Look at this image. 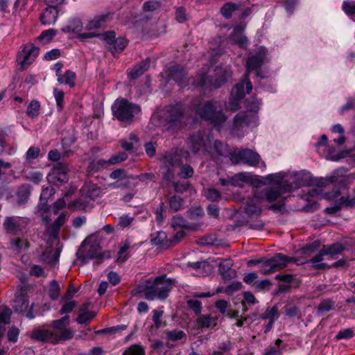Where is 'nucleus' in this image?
<instances>
[{"instance_id":"nucleus-64","label":"nucleus","mask_w":355,"mask_h":355,"mask_svg":"<svg viewBox=\"0 0 355 355\" xmlns=\"http://www.w3.org/2000/svg\"><path fill=\"white\" fill-rule=\"evenodd\" d=\"M171 225L176 229L178 227H187V223L185 220L180 216H174L171 221Z\"/></svg>"},{"instance_id":"nucleus-24","label":"nucleus","mask_w":355,"mask_h":355,"mask_svg":"<svg viewBox=\"0 0 355 355\" xmlns=\"http://www.w3.org/2000/svg\"><path fill=\"white\" fill-rule=\"evenodd\" d=\"M342 206L351 207L355 206V195L353 198L341 197L339 202H337L332 206L327 207L325 209V211L327 214H335L340 209Z\"/></svg>"},{"instance_id":"nucleus-37","label":"nucleus","mask_w":355,"mask_h":355,"mask_svg":"<svg viewBox=\"0 0 355 355\" xmlns=\"http://www.w3.org/2000/svg\"><path fill=\"white\" fill-rule=\"evenodd\" d=\"M29 306L28 300L24 296H19L16 297L14 301L13 307L16 312L24 313L26 312Z\"/></svg>"},{"instance_id":"nucleus-11","label":"nucleus","mask_w":355,"mask_h":355,"mask_svg":"<svg viewBox=\"0 0 355 355\" xmlns=\"http://www.w3.org/2000/svg\"><path fill=\"white\" fill-rule=\"evenodd\" d=\"M182 151L173 150L166 153L162 158V173H163L164 178L168 182H171L174 176V173L172 168L180 166L182 164Z\"/></svg>"},{"instance_id":"nucleus-59","label":"nucleus","mask_w":355,"mask_h":355,"mask_svg":"<svg viewBox=\"0 0 355 355\" xmlns=\"http://www.w3.org/2000/svg\"><path fill=\"white\" fill-rule=\"evenodd\" d=\"M94 316L95 313L93 311L81 312L77 318L76 321L79 324H85L91 320Z\"/></svg>"},{"instance_id":"nucleus-27","label":"nucleus","mask_w":355,"mask_h":355,"mask_svg":"<svg viewBox=\"0 0 355 355\" xmlns=\"http://www.w3.org/2000/svg\"><path fill=\"white\" fill-rule=\"evenodd\" d=\"M139 185L138 178L137 176L130 175L124 178L123 181L119 182H114L108 185L109 187L116 189L119 187H125L128 189H132Z\"/></svg>"},{"instance_id":"nucleus-19","label":"nucleus","mask_w":355,"mask_h":355,"mask_svg":"<svg viewBox=\"0 0 355 355\" xmlns=\"http://www.w3.org/2000/svg\"><path fill=\"white\" fill-rule=\"evenodd\" d=\"M294 259L277 254L273 257L268 259V272H275L284 268L290 262H293Z\"/></svg>"},{"instance_id":"nucleus-39","label":"nucleus","mask_w":355,"mask_h":355,"mask_svg":"<svg viewBox=\"0 0 355 355\" xmlns=\"http://www.w3.org/2000/svg\"><path fill=\"white\" fill-rule=\"evenodd\" d=\"M59 252L53 249H46L41 255V259L47 263H54L58 261Z\"/></svg>"},{"instance_id":"nucleus-23","label":"nucleus","mask_w":355,"mask_h":355,"mask_svg":"<svg viewBox=\"0 0 355 355\" xmlns=\"http://www.w3.org/2000/svg\"><path fill=\"white\" fill-rule=\"evenodd\" d=\"M243 27L241 25L236 26L234 28L230 39L233 43L237 44L241 48H245L248 45V40L245 36L242 34Z\"/></svg>"},{"instance_id":"nucleus-9","label":"nucleus","mask_w":355,"mask_h":355,"mask_svg":"<svg viewBox=\"0 0 355 355\" xmlns=\"http://www.w3.org/2000/svg\"><path fill=\"white\" fill-rule=\"evenodd\" d=\"M114 116L119 121L123 122H130L132 119L140 113V107L127 99L121 98L114 101L112 106Z\"/></svg>"},{"instance_id":"nucleus-56","label":"nucleus","mask_w":355,"mask_h":355,"mask_svg":"<svg viewBox=\"0 0 355 355\" xmlns=\"http://www.w3.org/2000/svg\"><path fill=\"white\" fill-rule=\"evenodd\" d=\"M166 207L164 202H161L155 211L156 221L161 224L166 218Z\"/></svg>"},{"instance_id":"nucleus-38","label":"nucleus","mask_w":355,"mask_h":355,"mask_svg":"<svg viewBox=\"0 0 355 355\" xmlns=\"http://www.w3.org/2000/svg\"><path fill=\"white\" fill-rule=\"evenodd\" d=\"M239 8V6L233 2L225 3L220 8L221 15L226 19L232 17L234 12Z\"/></svg>"},{"instance_id":"nucleus-55","label":"nucleus","mask_w":355,"mask_h":355,"mask_svg":"<svg viewBox=\"0 0 355 355\" xmlns=\"http://www.w3.org/2000/svg\"><path fill=\"white\" fill-rule=\"evenodd\" d=\"M128 158L126 153H120L118 155L112 156L108 160H105L107 166L110 165L116 164L125 161Z\"/></svg>"},{"instance_id":"nucleus-45","label":"nucleus","mask_w":355,"mask_h":355,"mask_svg":"<svg viewBox=\"0 0 355 355\" xmlns=\"http://www.w3.org/2000/svg\"><path fill=\"white\" fill-rule=\"evenodd\" d=\"M69 324V317L65 315L59 320H55L51 322V327L54 329H69L67 328Z\"/></svg>"},{"instance_id":"nucleus-51","label":"nucleus","mask_w":355,"mask_h":355,"mask_svg":"<svg viewBox=\"0 0 355 355\" xmlns=\"http://www.w3.org/2000/svg\"><path fill=\"white\" fill-rule=\"evenodd\" d=\"M12 247L17 250H21L28 247V243L26 239L22 238L12 239L10 240Z\"/></svg>"},{"instance_id":"nucleus-61","label":"nucleus","mask_w":355,"mask_h":355,"mask_svg":"<svg viewBox=\"0 0 355 355\" xmlns=\"http://www.w3.org/2000/svg\"><path fill=\"white\" fill-rule=\"evenodd\" d=\"M334 307V302L331 300H324L322 301L318 306L319 312H327Z\"/></svg>"},{"instance_id":"nucleus-26","label":"nucleus","mask_w":355,"mask_h":355,"mask_svg":"<svg viewBox=\"0 0 355 355\" xmlns=\"http://www.w3.org/2000/svg\"><path fill=\"white\" fill-rule=\"evenodd\" d=\"M151 243L162 249H168L171 248L170 239H167V235L164 232H157L156 236L151 239Z\"/></svg>"},{"instance_id":"nucleus-12","label":"nucleus","mask_w":355,"mask_h":355,"mask_svg":"<svg viewBox=\"0 0 355 355\" xmlns=\"http://www.w3.org/2000/svg\"><path fill=\"white\" fill-rule=\"evenodd\" d=\"M230 159L234 164H243L249 166L257 167L261 157L255 151L246 148L233 150L230 153Z\"/></svg>"},{"instance_id":"nucleus-41","label":"nucleus","mask_w":355,"mask_h":355,"mask_svg":"<svg viewBox=\"0 0 355 355\" xmlns=\"http://www.w3.org/2000/svg\"><path fill=\"white\" fill-rule=\"evenodd\" d=\"M31 194V189L28 185H22L20 187L17 193L18 203L21 204L27 201Z\"/></svg>"},{"instance_id":"nucleus-34","label":"nucleus","mask_w":355,"mask_h":355,"mask_svg":"<svg viewBox=\"0 0 355 355\" xmlns=\"http://www.w3.org/2000/svg\"><path fill=\"white\" fill-rule=\"evenodd\" d=\"M76 78V75L75 72L71 70H67L64 72V74L59 76V78H58V82L60 84H64L69 85L70 87H73L75 86Z\"/></svg>"},{"instance_id":"nucleus-44","label":"nucleus","mask_w":355,"mask_h":355,"mask_svg":"<svg viewBox=\"0 0 355 355\" xmlns=\"http://www.w3.org/2000/svg\"><path fill=\"white\" fill-rule=\"evenodd\" d=\"M168 203L172 211H178L183 207L184 200L179 196H173L169 198Z\"/></svg>"},{"instance_id":"nucleus-58","label":"nucleus","mask_w":355,"mask_h":355,"mask_svg":"<svg viewBox=\"0 0 355 355\" xmlns=\"http://www.w3.org/2000/svg\"><path fill=\"white\" fill-rule=\"evenodd\" d=\"M26 178L35 184H39L43 178V174L37 171H31L26 175Z\"/></svg>"},{"instance_id":"nucleus-31","label":"nucleus","mask_w":355,"mask_h":355,"mask_svg":"<svg viewBox=\"0 0 355 355\" xmlns=\"http://www.w3.org/2000/svg\"><path fill=\"white\" fill-rule=\"evenodd\" d=\"M83 27L80 19L75 18L69 20L67 24L62 28V31L66 33H79L83 30Z\"/></svg>"},{"instance_id":"nucleus-25","label":"nucleus","mask_w":355,"mask_h":355,"mask_svg":"<svg viewBox=\"0 0 355 355\" xmlns=\"http://www.w3.org/2000/svg\"><path fill=\"white\" fill-rule=\"evenodd\" d=\"M327 260L326 255L322 252V249H321L318 254L307 261V263H311L315 269H326L330 268L329 265L324 263V261Z\"/></svg>"},{"instance_id":"nucleus-1","label":"nucleus","mask_w":355,"mask_h":355,"mask_svg":"<svg viewBox=\"0 0 355 355\" xmlns=\"http://www.w3.org/2000/svg\"><path fill=\"white\" fill-rule=\"evenodd\" d=\"M309 178V173L304 171H282L268 175V202L280 200L277 203L268 205V209L280 211L284 206V195L308 185Z\"/></svg>"},{"instance_id":"nucleus-10","label":"nucleus","mask_w":355,"mask_h":355,"mask_svg":"<svg viewBox=\"0 0 355 355\" xmlns=\"http://www.w3.org/2000/svg\"><path fill=\"white\" fill-rule=\"evenodd\" d=\"M184 108L181 105L166 106L159 114V116L164 126L180 128L184 117Z\"/></svg>"},{"instance_id":"nucleus-57","label":"nucleus","mask_w":355,"mask_h":355,"mask_svg":"<svg viewBox=\"0 0 355 355\" xmlns=\"http://www.w3.org/2000/svg\"><path fill=\"white\" fill-rule=\"evenodd\" d=\"M205 196L207 199L216 202L220 199L221 194L218 190L211 188L205 191Z\"/></svg>"},{"instance_id":"nucleus-60","label":"nucleus","mask_w":355,"mask_h":355,"mask_svg":"<svg viewBox=\"0 0 355 355\" xmlns=\"http://www.w3.org/2000/svg\"><path fill=\"white\" fill-rule=\"evenodd\" d=\"M160 8V3L157 1H148L144 3L143 10L145 12H154Z\"/></svg>"},{"instance_id":"nucleus-17","label":"nucleus","mask_w":355,"mask_h":355,"mask_svg":"<svg viewBox=\"0 0 355 355\" xmlns=\"http://www.w3.org/2000/svg\"><path fill=\"white\" fill-rule=\"evenodd\" d=\"M39 54V49L31 44L24 46L18 56V62L24 69L30 65Z\"/></svg>"},{"instance_id":"nucleus-52","label":"nucleus","mask_w":355,"mask_h":355,"mask_svg":"<svg viewBox=\"0 0 355 355\" xmlns=\"http://www.w3.org/2000/svg\"><path fill=\"white\" fill-rule=\"evenodd\" d=\"M245 123H248L247 114L244 112L238 113L234 119V128L239 129Z\"/></svg>"},{"instance_id":"nucleus-32","label":"nucleus","mask_w":355,"mask_h":355,"mask_svg":"<svg viewBox=\"0 0 355 355\" xmlns=\"http://www.w3.org/2000/svg\"><path fill=\"white\" fill-rule=\"evenodd\" d=\"M11 311L6 306H0V339L6 331L5 324L9 323Z\"/></svg>"},{"instance_id":"nucleus-18","label":"nucleus","mask_w":355,"mask_h":355,"mask_svg":"<svg viewBox=\"0 0 355 355\" xmlns=\"http://www.w3.org/2000/svg\"><path fill=\"white\" fill-rule=\"evenodd\" d=\"M168 80H173L178 85L183 87L187 85L190 80L186 77V71L180 65H173L166 71Z\"/></svg>"},{"instance_id":"nucleus-4","label":"nucleus","mask_w":355,"mask_h":355,"mask_svg":"<svg viewBox=\"0 0 355 355\" xmlns=\"http://www.w3.org/2000/svg\"><path fill=\"white\" fill-rule=\"evenodd\" d=\"M207 152L209 154L214 153L225 156L229 155V148L227 144L216 140L214 141L209 131H199L192 135L189 141L187 144V151L185 152V158L190 155H196L198 153Z\"/></svg>"},{"instance_id":"nucleus-20","label":"nucleus","mask_w":355,"mask_h":355,"mask_svg":"<svg viewBox=\"0 0 355 355\" xmlns=\"http://www.w3.org/2000/svg\"><path fill=\"white\" fill-rule=\"evenodd\" d=\"M217 320L216 317L210 314H200L196 320V325L198 329L202 331L214 329L217 325Z\"/></svg>"},{"instance_id":"nucleus-29","label":"nucleus","mask_w":355,"mask_h":355,"mask_svg":"<svg viewBox=\"0 0 355 355\" xmlns=\"http://www.w3.org/2000/svg\"><path fill=\"white\" fill-rule=\"evenodd\" d=\"M150 59L147 58L145 60L137 64L131 71L128 73V76L131 79H136L141 76L150 67Z\"/></svg>"},{"instance_id":"nucleus-46","label":"nucleus","mask_w":355,"mask_h":355,"mask_svg":"<svg viewBox=\"0 0 355 355\" xmlns=\"http://www.w3.org/2000/svg\"><path fill=\"white\" fill-rule=\"evenodd\" d=\"M243 301L239 304V309H241L243 312H245L247 311V307L245 304L248 303L249 305H252L255 304L256 299L254 296L250 292H245L243 293Z\"/></svg>"},{"instance_id":"nucleus-28","label":"nucleus","mask_w":355,"mask_h":355,"mask_svg":"<svg viewBox=\"0 0 355 355\" xmlns=\"http://www.w3.org/2000/svg\"><path fill=\"white\" fill-rule=\"evenodd\" d=\"M322 249L327 259L328 260H332L336 258V255L340 254L344 248L342 244L336 243L330 245H324Z\"/></svg>"},{"instance_id":"nucleus-3","label":"nucleus","mask_w":355,"mask_h":355,"mask_svg":"<svg viewBox=\"0 0 355 355\" xmlns=\"http://www.w3.org/2000/svg\"><path fill=\"white\" fill-rule=\"evenodd\" d=\"M264 59V53L259 51L250 53L246 63L247 72L243 80L236 84L231 92V96L225 105L226 110L235 112L240 108V101L245 94L252 89V85L248 79V75L254 71L257 76H260V68Z\"/></svg>"},{"instance_id":"nucleus-5","label":"nucleus","mask_w":355,"mask_h":355,"mask_svg":"<svg viewBox=\"0 0 355 355\" xmlns=\"http://www.w3.org/2000/svg\"><path fill=\"white\" fill-rule=\"evenodd\" d=\"M173 287L171 279L163 276L158 277L153 281L148 280L143 286L140 287V292L144 293V297L148 300L156 299H166Z\"/></svg>"},{"instance_id":"nucleus-14","label":"nucleus","mask_w":355,"mask_h":355,"mask_svg":"<svg viewBox=\"0 0 355 355\" xmlns=\"http://www.w3.org/2000/svg\"><path fill=\"white\" fill-rule=\"evenodd\" d=\"M78 259L80 261L81 264L87 263L92 259H97L100 262L103 259L100 245L94 243L85 246L83 249H80L77 252Z\"/></svg>"},{"instance_id":"nucleus-63","label":"nucleus","mask_w":355,"mask_h":355,"mask_svg":"<svg viewBox=\"0 0 355 355\" xmlns=\"http://www.w3.org/2000/svg\"><path fill=\"white\" fill-rule=\"evenodd\" d=\"M53 96L55 99L57 106L62 110L64 107V92L55 88L53 89Z\"/></svg>"},{"instance_id":"nucleus-43","label":"nucleus","mask_w":355,"mask_h":355,"mask_svg":"<svg viewBox=\"0 0 355 355\" xmlns=\"http://www.w3.org/2000/svg\"><path fill=\"white\" fill-rule=\"evenodd\" d=\"M128 44L127 40L123 37H118L115 40L114 42L110 46V51L114 53H121L124 50Z\"/></svg>"},{"instance_id":"nucleus-6","label":"nucleus","mask_w":355,"mask_h":355,"mask_svg":"<svg viewBox=\"0 0 355 355\" xmlns=\"http://www.w3.org/2000/svg\"><path fill=\"white\" fill-rule=\"evenodd\" d=\"M196 113L204 120L210 121L214 126L220 128L226 120V116L222 112V106L217 101H208L200 103L196 107Z\"/></svg>"},{"instance_id":"nucleus-42","label":"nucleus","mask_w":355,"mask_h":355,"mask_svg":"<svg viewBox=\"0 0 355 355\" xmlns=\"http://www.w3.org/2000/svg\"><path fill=\"white\" fill-rule=\"evenodd\" d=\"M105 160L97 159L92 161L87 166L89 173H94L104 168H107Z\"/></svg>"},{"instance_id":"nucleus-48","label":"nucleus","mask_w":355,"mask_h":355,"mask_svg":"<svg viewBox=\"0 0 355 355\" xmlns=\"http://www.w3.org/2000/svg\"><path fill=\"white\" fill-rule=\"evenodd\" d=\"M188 307L192 310L196 315H199L202 310V303L196 299H188L187 300Z\"/></svg>"},{"instance_id":"nucleus-50","label":"nucleus","mask_w":355,"mask_h":355,"mask_svg":"<svg viewBox=\"0 0 355 355\" xmlns=\"http://www.w3.org/2000/svg\"><path fill=\"white\" fill-rule=\"evenodd\" d=\"M145 350L141 345H132L127 348L123 353V355H144Z\"/></svg>"},{"instance_id":"nucleus-16","label":"nucleus","mask_w":355,"mask_h":355,"mask_svg":"<svg viewBox=\"0 0 355 355\" xmlns=\"http://www.w3.org/2000/svg\"><path fill=\"white\" fill-rule=\"evenodd\" d=\"M209 69V66H203L200 73H198L195 78H192V83L196 87L212 85L215 88L220 87L225 82V78H220L213 81V80L210 79L209 76H207Z\"/></svg>"},{"instance_id":"nucleus-2","label":"nucleus","mask_w":355,"mask_h":355,"mask_svg":"<svg viewBox=\"0 0 355 355\" xmlns=\"http://www.w3.org/2000/svg\"><path fill=\"white\" fill-rule=\"evenodd\" d=\"M266 182V178L248 172L238 173L232 178V184L234 186L243 187L244 184H247L257 189L245 207V213L251 218L259 216L261 214V207L266 199V189L258 191V189L264 186Z\"/></svg>"},{"instance_id":"nucleus-13","label":"nucleus","mask_w":355,"mask_h":355,"mask_svg":"<svg viewBox=\"0 0 355 355\" xmlns=\"http://www.w3.org/2000/svg\"><path fill=\"white\" fill-rule=\"evenodd\" d=\"M26 225V219L16 216L6 217L3 223L5 231L13 235L21 234Z\"/></svg>"},{"instance_id":"nucleus-21","label":"nucleus","mask_w":355,"mask_h":355,"mask_svg":"<svg viewBox=\"0 0 355 355\" xmlns=\"http://www.w3.org/2000/svg\"><path fill=\"white\" fill-rule=\"evenodd\" d=\"M233 261L232 259H224L219 264V272L223 279L230 280L236 275V270L232 268Z\"/></svg>"},{"instance_id":"nucleus-7","label":"nucleus","mask_w":355,"mask_h":355,"mask_svg":"<svg viewBox=\"0 0 355 355\" xmlns=\"http://www.w3.org/2000/svg\"><path fill=\"white\" fill-rule=\"evenodd\" d=\"M80 193L81 195L78 199L68 204L69 209L73 211L87 209L89 207V201L87 199L92 200L98 199L106 193V189L96 184H88L82 187Z\"/></svg>"},{"instance_id":"nucleus-30","label":"nucleus","mask_w":355,"mask_h":355,"mask_svg":"<svg viewBox=\"0 0 355 355\" xmlns=\"http://www.w3.org/2000/svg\"><path fill=\"white\" fill-rule=\"evenodd\" d=\"M340 196L339 190L336 189L331 193H321L318 189H313L308 193V198L316 197L318 199H326L327 200H334Z\"/></svg>"},{"instance_id":"nucleus-49","label":"nucleus","mask_w":355,"mask_h":355,"mask_svg":"<svg viewBox=\"0 0 355 355\" xmlns=\"http://www.w3.org/2000/svg\"><path fill=\"white\" fill-rule=\"evenodd\" d=\"M186 338V334L182 330L175 329L166 332V338L169 341H177Z\"/></svg>"},{"instance_id":"nucleus-47","label":"nucleus","mask_w":355,"mask_h":355,"mask_svg":"<svg viewBox=\"0 0 355 355\" xmlns=\"http://www.w3.org/2000/svg\"><path fill=\"white\" fill-rule=\"evenodd\" d=\"M133 220L134 218L130 215L123 214L119 218L118 226L121 230L129 228L132 224Z\"/></svg>"},{"instance_id":"nucleus-62","label":"nucleus","mask_w":355,"mask_h":355,"mask_svg":"<svg viewBox=\"0 0 355 355\" xmlns=\"http://www.w3.org/2000/svg\"><path fill=\"white\" fill-rule=\"evenodd\" d=\"M49 295L52 300H56L60 295V286L58 283L55 280L51 282Z\"/></svg>"},{"instance_id":"nucleus-53","label":"nucleus","mask_w":355,"mask_h":355,"mask_svg":"<svg viewBox=\"0 0 355 355\" xmlns=\"http://www.w3.org/2000/svg\"><path fill=\"white\" fill-rule=\"evenodd\" d=\"M55 193V190L53 187H48L42 189L40 195V202L45 205L48 199L53 196Z\"/></svg>"},{"instance_id":"nucleus-22","label":"nucleus","mask_w":355,"mask_h":355,"mask_svg":"<svg viewBox=\"0 0 355 355\" xmlns=\"http://www.w3.org/2000/svg\"><path fill=\"white\" fill-rule=\"evenodd\" d=\"M58 10L56 7L48 6L40 16L41 23L44 25L54 24L58 19Z\"/></svg>"},{"instance_id":"nucleus-54","label":"nucleus","mask_w":355,"mask_h":355,"mask_svg":"<svg viewBox=\"0 0 355 355\" xmlns=\"http://www.w3.org/2000/svg\"><path fill=\"white\" fill-rule=\"evenodd\" d=\"M56 35V31L52 28H50L46 31H44L41 33L40 36L38 37V40L43 43H47L50 42L54 36Z\"/></svg>"},{"instance_id":"nucleus-36","label":"nucleus","mask_w":355,"mask_h":355,"mask_svg":"<svg viewBox=\"0 0 355 355\" xmlns=\"http://www.w3.org/2000/svg\"><path fill=\"white\" fill-rule=\"evenodd\" d=\"M139 141V139L135 135L130 134L129 137V141L123 139L119 141V143L124 150L130 151L137 147Z\"/></svg>"},{"instance_id":"nucleus-15","label":"nucleus","mask_w":355,"mask_h":355,"mask_svg":"<svg viewBox=\"0 0 355 355\" xmlns=\"http://www.w3.org/2000/svg\"><path fill=\"white\" fill-rule=\"evenodd\" d=\"M69 166L64 162H59L53 166L47 175L48 181L53 184L64 183L68 181L67 173Z\"/></svg>"},{"instance_id":"nucleus-33","label":"nucleus","mask_w":355,"mask_h":355,"mask_svg":"<svg viewBox=\"0 0 355 355\" xmlns=\"http://www.w3.org/2000/svg\"><path fill=\"white\" fill-rule=\"evenodd\" d=\"M65 220V215L61 214L54 223L49 227L48 231L50 232V235L52 238H57L60 229L64 223Z\"/></svg>"},{"instance_id":"nucleus-8","label":"nucleus","mask_w":355,"mask_h":355,"mask_svg":"<svg viewBox=\"0 0 355 355\" xmlns=\"http://www.w3.org/2000/svg\"><path fill=\"white\" fill-rule=\"evenodd\" d=\"M73 332L71 329H48L44 327L33 330L31 338L42 342L58 344L72 338Z\"/></svg>"},{"instance_id":"nucleus-40","label":"nucleus","mask_w":355,"mask_h":355,"mask_svg":"<svg viewBox=\"0 0 355 355\" xmlns=\"http://www.w3.org/2000/svg\"><path fill=\"white\" fill-rule=\"evenodd\" d=\"M40 103L38 101L33 100L28 104L26 110V114L28 117L34 119L40 114Z\"/></svg>"},{"instance_id":"nucleus-35","label":"nucleus","mask_w":355,"mask_h":355,"mask_svg":"<svg viewBox=\"0 0 355 355\" xmlns=\"http://www.w3.org/2000/svg\"><path fill=\"white\" fill-rule=\"evenodd\" d=\"M276 279L280 280L282 282L279 285V292H286L290 288V284L293 279V277L291 275L278 274L276 275Z\"/></svg>"}]
</instances>
